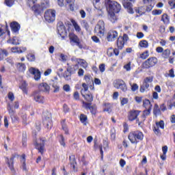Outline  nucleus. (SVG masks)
<instances>
[{
    "mask_svg": "<svg viewBox=\"0 0 175 175\" xmlns=\"http://www.w3.org/2000/svg\"><path fill=\"white\" fill-rule=\"evenodd\" d=\"M105 6L111 12L120 13L121 5L116 1L105 0Z\"/></svg>",
    "mask_w": 175,
    "mask_h": 175,
    "instance_id": "f257e3e1",
    "label": "nucleus"
},
{
    "mask_svg": "<svg viewBox=\"0 0 175 175\" xmlns=\"http://www.w3.org/2000/svg\"><path fill=\"white\" fill-rule=\"evenodd\" d=\"M144 137V135L143 133L139 131L131 132L128 136L129 139L133 144H137V143H139Z\"/></svg>",
    "mask_w": 175,
    "mask_h": 175,
    "instance_id": "f03ea898",
    "label": "nucleus"
},
{
    "mask_svg": "<svg viewBox=\"0 0 175 175\" xmlns=\"http://www.w3.org/2000/svg\"><path fill=\"white\" fill-rule=\"evenodd\" d=\"M56 13H57V12H55V10L53 9L47 10L44 12L45 21H46V23H54V21H55Z\"/></svg>",
    "mask_w": 175,
    "mask_h": 175,
    "instance_id": "7ed1b4c3",
    "label": "nucleus"
},
{
    "mask_svg": "<svg viewBox=\"0 0 175 175\" xmlns=\"http://www.w3.org/2000/svg\"><path fill=\"white\" fill-rule=\"evenodd\" d=\"M94 32L98 36H103L105 35V22L99 21L94 28Z\"/></svg>",
    "mask_w": 175,
    "mask_h": 175,
    "instance_id": "20e7f679",
    "label": "nucleus"
},
{
    "mask_svg": "<svg viewBox=\"0 0 175 175\" xmlns=\"http://www.w3.org/2000/svg\"><path fill=\"white\" fill-rule=\"evenodd\" d=\"M139 114H140V111L139 110L130 111L128 115V118L130 121H135V120H136L137 124L140 126L142 124V121L137 118Z\"/></svg>",
    "mask_w": 175,
    "mask_h": 175,
    "instance_id": "39448f33",
    "label": "nucleus"
},
{
    "mask_svg": "<svg viewBox=\"0 0 175 175\" xmlns=\"http://www.w3.org/2000/svg\"><path fill=\"white\" fill-rule=\"evenodd\" d=\"M113 87L117 88V90H121L123 92H126L128 88H126V84L125 81L122 79H117L113 82Z\"/></svg>",
    "mask_w": 175,
    "mask_h": 175,
    "instance_id": "423d86ee",
    "label": "nucleus"
},
{
    "mask_svg": "<svg viewBox=\"0 0 175 175\" xmlns=\"http://www.w3.org/2000/svg\"><path fill=\"white\" fill-rule=\"evenodd\" d=\"M157 64H158V59L157 57H150L143 64V68L150 69V68L155 66Z\"/></svg>",
    "mask_w": 175,
    "mask_h": 175,
    "instance_id": "0eeeda50",
    "label": "nucleus"
},
{
    "mask_svg": "<svg viewBox=\"0 0 175 175\" xmlns=\"http://www.w3.org/2000/svg\"><path fill=\"white\" fill-rule=\"evenodd\" d=\"M136 0H123L122 1V5L125 9H127L128 13H130V14H133V4L135 3Z\"/></svg>",
    "mask_w": 175,
    "mask_h": 175,
    "instance_id": "6e6552de",
    "label": "nucleus"
},
{
    "mask_svg": "<svg viewBox=\"0 0 175 175\" xmlns=\"http://www.w3.org/2000/svg\"><path fill=\"white\" fill-rule=\"evenodd\" d=\"M44 143H46V138H40L36 142V148L40 154L44 152Z\"/></svg>",
    "mask_w": 175,
    "mask_h": 175,
    "instance_id": "1a4fd4ad",
    "label": "nucleus"
},
{
    "mask_svg": "<svg viewBox=\"0 0 175 175\" xmlns=\"http://www.w3.org/2000/svg\"><path fill=\"white\" fill-rule=\"evenodd\" d=\"M8 110L12 122L14 124L18 122L20 118H18L17 117V115H16V111L13 109V107L9 105L8 107Z\"/></svg>",
    "mask_w": 175,
    "mask_h": 175,
    "instance_id": "9d476101",
    "label": "nucleus"
},
{
    "mask_svg": "<svg viewBox=\"0 0 175 175\" xmlns=\"http://www.w3.org/2000/svg\"><path fill=\"white\" fill-rule=\"evenodd\" d=\"M57 32L59 36L63 38V39L68 35V32H66V29L65 28V25H64V23H59L57 24Z\"/></svg>",
    "mask_w": 175,
    "mask_h": 175,
    "instance_id": "9b49d317",
    "label": "nucleus"
},
{
    "mask_svg": "<svg viewBox=\"0 0 175 175\" xmlns=\"http://www.w3.org/2000/svg\"><path fill=\"white\" fill-rule=\"evenodd\" d=\"M69 38L71 43L72 42L75 43L76 46H78L79 49L83 48V46H81V44L80 43V38H79V37L76 36V34L73 33H70L69 34Z\"/></svg>",
    "mask_w": 175,
    "mask_h": 175,
    "instance_id": "f8f14e48",
    "label": "nucleus"
},
{
    "mask_svg": "<svg viewBox=\"0 0 175 175\" xmlns=\"http://www.w3.org/2000/svg\"><path fill=\"white\" fill-rule=\"evenodd\" d=\"M43 125L45 128L51 129V127L53 126V122L51 121V113H47V116H46L43 120Z\"/></svg>",
    "mask_w": 175,
    "mask_h": 175,
    "instance_id": "ddd939ff",
    "label": "nucleus"
},
{
    "mask_svg": "<svg viewBox=\"0 0 175 175\" xmlns=\"http://www.w3.org/2000/svg\"><path fill=\"white\" fill-rule=\"evenodd\" d=\"M117 38H118V33L116 30L109 31L107 36L108 42H114Z\"/></svg>",
    "mask_w": 175,
    "mask_h": 175,
    "instance_id": "4468645a",
    "label": "nucleus"
},
{
    "mask_svg": "<svg viewBox=\"0 0 175 175\" xmlns=\"http://www.w3.org/2000/svg\"><path fill=\"white\" fill-rule=\"evenodd\" d=\"M143 3L146 5V11L151 12L155 6V0H142Z\"/></svg>",
    "mask_w": 175,
    "mask_h": 175,
    "instance_id": "2eb2a0df",
    "label": "nucleus"
},
{
    "mask_svg": "<svg viewBox=\"0 0 175 175\" xmlns=\"http://www.w3.org/2000/svg\"><path fill=\"white\" fill-rule=\"evenodd\" d=\"M29 73L31 75H33L34 79L38 81V80H40V71L39 69H37L36 68L31 67L29 69Z\"/></svg>",
    "mask_w": 175,
    "mask_h": 175,
    "instance_id": "dca6fc26",
    "label": "nucleus"
},
{
    "mask_svg": "<svg viewBox=\"0 0 175 175\" xmlns=\"http://www.w3.org/2000/svg\"><path fill=\"white\" fill-rule=\"evenodd\" d=\"M11 29L14 32V33H18V31H20V24L14 21L10 24Z\"/></svg>",
    "mask_w": 175,
    "mask_h": 175,
    "instance_id": "f3484780",
    "label": "nucleus"
},
{
    "mask_svg": "<svg viewBox=\"0 0 175 175\" xmlns=\"http://www.w3.org/2000/svg\"><path fill=\"white\" fill-rule=\"evenodd\" d=\"M33 99L38 103H44V98L42 96H40L39 93H33Z\"/></svg>",
    "mask_w": 175,
    "mask_h": 175,
    "instance_id": "a211bd4d",
    "label": "nucleus"
},
{
    "mask_svg": "<svg viewBox=\"0 0 175 175\" xmlns=\"http://www.w3.org/2000/svg\"><path fill=\"white\" fill-rule=\"evenodd\" d=\"M71 76H72V68L68 67L66 70L64 72L63 77L65 79V80H67V81H68V80H70Z\"/></svg>",
    "mask_w": 175,
    "mask_h": 175,
    "instance_id": "6ab92c4d",
    "label": "nucleus"
},
{
    "mask_svg": "<svg viewBox=\"0 0 175 175\" xmlns=\"http://www.w3.org/2000/svg\"><path fill=\"white\" fill-rule=\"evenodd\" d=\"M40 91H43L44 92H49L50 91V86L46 83H42L38 85Z\"/></svg>",
    "mask_w": 175,
    "mask_h": 175,
    "instance_id": "aec40b11",
    "label": "nucleus"
},
{
    "mask_svg": "<svg viewBox=\"0 0 175 175\" xmlns=\"http://www.w3.org/2000/svg\"><path fill=\"white\" fill-rule=\"evenodd\" d=\"M31 10L34 12L36 15H38L42 11V7L39 4H33L31 6Z\"/></svg>",
    "mask_w": 175,
    "mask_h": 175,
    "instance_id": "412c9836",
    "label": "nucleus"
},
{
    "mask_svg": "<svg viewBox=\"0 0 175 175\" xmlns=\"http://www.w3.org/2000/svg\"><path fill=\"white\" fill-rule=\"evenodd\" d=\"M81 94L83 98H85V99H86V100H88V102H92V100H93L92 94H85V93H84L83 89H82L81 90Z\"/></svg>",
    "mask_w": 175,
    "mask_h": 175,
    "instance_id": "4be33fe9",
    "label": "nucleus"
},
{
    "mask_svg": "<svg viewBox=\"0 0 175 175\" xmlns=\"http://www.w3.org/2000/svg\"><path fill=\"white\" fill-rule=\"evenodd\" d=\"M8 43H12V44L17 46V44H20V43H21V40H20V38L18 37H14L12 40H8Z\"/></svg>",
    "mask_w": 175,
    "mask_h": 175,
    "instance_id": "5701e85b",
    "label": "nucleus"
},
{
    "mask_svg": "<svg viewBox=\"0 0 175 175\" xmlns=\"http://www.w3.org/2000/svg\"><path fill=\"white\" fill-rule=\"evenodd\" d=\"M148 88H150V83L144 81L143 84L140 86L139 91L140 92H146V91L148 90Z\"/></svg>",
    "mask_w": 175,
    "mask_h": 175,
    "instance_id": "b1692460",
    "label": "nucleus"
},
{
    "mask_svg": "<svg viewBox=\"0 0 175 175\" xmlns=\"http://www.w3.org/2000/svg\"><path fill=\"white\" fill-rule=\"evenodd\" d=\"M125 42L122 41V37H119L117 40V46L119 50H122L124 49V46Z\"/></svg>",
    "mask_w": 175,
    "mask_h": 175,
    "instance_id": "393cba45",
    "label": "nucleus"
},
{
    "mask_svg": "<svg viewBox=\"0 0 175 175\" xmlns=\"http://www.w3.org/2000/svg\"><path fill=\"white\" fill-rule=\"evenodd\" d=\"M8 167L10 169L11 172L12 173H14V157H12L10 160H8Z\"/></svg>",
    "mask_w": 175,
    "mask_h": 175,
    "instance_id": "a878e982",
    "label": "nucleus"
},
{
    "mask_svg": "<svg viewBox=\"0 0 175 175\" xmlns=\"http://www.w3.org/2000/svg\"><path fill=\"white\" fill-rule=\"evenodd\" d=\"M150 114H151V109H148L144 111L143 115L141 117V118H142V120H141L142 122H144V121H146V117L150 116Z\"/></svg>",
    "mask_w": 175,
    "mask_h": 175,
    "instance_id": "bb28decb",
    "label": "nucleus"
},
{
    "mask_svg": "<svg viewBox=\"0 0 175 175\" xmlns=\"http://www.w3.org/2000/svg\"><path fill=\"white\" fill-rule=\"evenodd\" d=\"M85 106L86 109H89L92 113V114H95L96 113V108L94 106H91L90 103H85Z\"/></svg>",
    "mask_w": 175,
    "mask_h": 175,
    "instance_id": "cd10ccee",
    "label": "nucleus"
},
{
    "mask_svg": "<svg viewBox=\"0 0 175 175\" xmlns=\"http://www.w3.org/2000/svg\"><path fill=\"white\" fill-rule=\"evenodd\" d=\"M70 163L71 165V167L75 170L76 169V158L75 157V155L70 156Z\"/></svg>",
    "mask_w": 175,
    "mask_h": 175,
    "instance_id": "c85d7f7f",
    "label": "nucleus"
},
{
    "mask_svg": "<svg viewBox=\"0 0 175 175\" xmlns=\"http://www.w3.org/2000/svg\"><path fill=\"white\" fill-rule=\"evenodd\" d=\"M143 106L146 109H151V107H152V105H151V102H150V100L148 99L144 100Z\"/></svg>",
    "mask_w": 175,
    "mask_h": 175,
    "instance_id": "c756f323",
    "label": "nucleus"
},
{
    "mask_svg": "<svg viewBox=\"0 0 175 175\" xmlns=\"http://www.w3.org/2000/svg\"><path fill=\"white\" fill-rule=\"evenodd\" d=\"M161 21H163L165 24H169L170 23V18H169V15L167 14H163L161 16Z\"/></svg>",
    "mask_w": 175,
    "mask_h": 175,
    "instance_id": "7c9ffc66",
    "label": "nucleus"
},
{
    "mask_svg": "<svg viewBox=\"0 0 175 175\" xmlns=\"http://www.w3.org/2000/svg\"><path fill=\"white\" fill-rule=\"evenodd\" d=\"M51 85L54 88L53 92H58L59 91V86H58V82L57 81H51Z\"/></svg>",
    "mask_w": 175,
    "mask_h": 175,
    "instance_id": "2f4dec72",
    "label": "nucleus"
},
{
    "mask_svg": "<svg viewBox=\"0 0 175 175\" xmlns=\"http://www.w3.org/2000/svg\"><path fill=\"white\" fill-rule=\"evenodd\" d=\"M17 69L19 72H25L26 66L24 63H18L16 66Z\"/></svg>",
    "mask_w": 175,
    "mask_h": 175,
    "instance_id": "473e14b6",
    "label": "nucleus"
},
{
    "mask_svg": "<svg viewBox=\"0 0 175 175\" xmlns=\"http://www.w3.org/2000/svg\"><path fill=\"white\" fill-rule=\"evenodd\" d=\"M116 12H109V18L111 23H116L117 21V16H116Z\"/></svg>",
    "mask_w": 175,
    "mask_h": 175,
    "instance_id": "72a5a7b5",
    "label": "nucleus"
},
{
    "mask_svg": "<svg viewBox=\"0 0 175 175\" xmlns=\"http://www.w3.org/2000/svg\"><path fill=\"white\" fill-rule=\"evenodd\" d=\"M77 62H78L79 65H81L83 68H87L88 66L87 62H85L84 59H77Z\"/></svg>",
    "mask_w": 175,
    "mask_h": 175,
    "instance_id": "f704fd0d",
    "label": "nucleus"
},
{
    "mask_svg": "<svg viewBox=\"0 0 175 175\" xmlns=\"http://www.w3.org/2000/svg\"><path fill=\"white\" fill-rule=\"evenodd\" d=\"M153 113L154 116H159L161 114V109H159V107L158 106L157 104L154 105V109H153Z\"/></svg>",
    "mask_w": 175,
    "mask_h": 175,
    "instance_id": "c9c22d12",
    "label": "nucleus"
},
{
    "mask_svg": "<svg viewBox=\"0 0 175 175\" xmlns=\"http://www.w3.org/2000/svg\"><path fill=\"white\" fill-rule=\"evenodd\" d=\"M139 46L144 49H147V47H148V42H147L146 40H143L139 42Z\"/></svg>",
    "mask_w": 175,
    "mask_h": 175,
    "instance_id": "e433bc0d",
    "label": "nucleus"
},
{
    "mask_svg": "<svg viewBox=\"0 0 175 175\" xmlns=\"http://www.w3.org/2000/svg\"><path fill=\"white\" fill-rule=\"evenodd\" d=\"M71 22L73 27H75V31H77V32H80V31H81V29L80 28V26H79L77 23L75 22V20H72Z\"/></svg>",
    "mask_w": 175,
    "mask_h": 175,
    "instance_id": "4c0bfd02",
    "label": "nucleus"
},
{
    "mask_svg": "<svg viewBox=\"0 0 175 175\" xmlns=\"http://www.w3.org/2000/svg\"><path fill=\"white\" fill-rule=\"evenodd\" d=\"M27 58L28 61H30V62H35V59H36L35 55H33L32 53L27 54Z\"/></svg>",
    "mask_w": 175,
    "mask_h": 175,
    "instance_id": "58836bf2",
    "label": "nucleus"
},
{
    "mask_svg": "<svg viewBox=\"0 0 175 175\" xmlns=\"http://www.w3.org/2000/svg\"><path fill=\"white\" fill-rule=\"evenodd\" d=\"M21 90H22L23 92H24V94H27V83L25 82H23L21 85L20 86Z\"/></svg>",
    "mask_w": 175,
    "mask_h": 175,
    "instance_id": "ea45409f",
    "label": "nucleus"
},
{
    "mask_svg": "<svg viewBox=\"0 0 175 175\" xmlns=\"http://www.w3.org/2000/svg\"><path fill=\"white\" fill-rule=\"evenodd\" d=\"M170 55V50L165 49L164 51H163L162 56L163 58H169Z\"/></svg>",
    "mask_w": 175,
    "mask_h": 175,
    "instance_id": "a19ab883",
    "label": "nucleus"
},
{
    "mask_svg": "<svg viewBox=\"0 0 175 175\" xmlns=\"http://www.w3.org/2000/svg\"><path fill=\"white\" fill-rule=\"evenodd\" d=\"M81 26L86 29V31H88V29L90 28V25H88V23L87 21H81Z\"/></svg>",
    "mask_w": 175,
    "mask_h": 175,
    "instance_id": "79ce46f5",
    "label": "nucleus"
},
{
    "mask_svg": "<svg viewBox=\"0 0 175 175\" xmlns=\"http://www.w3.org/2000/svg\"><path fill=\"white\" fill-rule=\"evenodd\" d=\"M156 126L160 127L161 129H163L165 128V122L163 120H160V122H156Z\"/></svg>",
    "mask_w": 175,
    "mask_h": 175,
    "instance_id": "37998d69",
    "label": "nucleus"
},
{
    "mask_svg": "<svg viewBox=\"0 0 175 175\" xmlns=\"http://www.w3.org/2000/svg\"><path fill=\"white\" fill-rule=\"evenodd\" d=\"M147 12V10H144L143 7H139L138 8L137 10H136V12L138 13L139 14H144Z\"/></svg>",
    "mask_w": 175,
    "mask_h": 175,
    "instance_id": "c03bdc74",
    "label": "nucleus"
},
{
    "mask_svg": "<svg viewBox=\"0 0 175 175\" xmlns=\"http://www.w3.org/2000/svg\"><path fill=\"white\" fill-rule=\"evenodd\" d=\"M21 117L23 120V123L25 124V125H27V122H28V117L27 116V114L22 113Z\"/></svg>",
    "mask_w": 175,
    "mask_h": 175,
    "instance_id": "a18cd8bd",
    "label": "nucleus"
},
{
    "mask_svg": "<svg viewBox=\"0 0 175 175\" xmlns=\"http://www.w3.org/2000/svg\"><path fill=\"white\" fill-rule=\"evenodd\" d=\"M85 80L87 82L88 84H92L94 85V81L92 79H91V77L85 75Z\"/></svg>",
    "mask_w": 175,
    "mask_h": 175,
    "instance_id": "49530a36",
    "label": "nucleus"
},
{
    "mask_svg": "<svg viewBox=\"0 0 175 175\" xmlns=\"http://www.w3.org/2000/svg\"><path fill=\"white\" fill-rule=\"evenodd\" d=\"M152 14H153V16H159L162 14V11L161 10H154L152 12Z\"/></svg>",
    "mask_w": 175,
    "mask_h": 175,
    "instance_id": "de8ad7c7",
    "label": "nucleus"
},
{
    "mask_svg": "<svg viewBox=\"0 0 175 175\" xmlns=\"http://www.w3.org/2000/svg\"><path fill=\"white\" fill-rule=\"evenodd\" d=\"M148 55V51H146L140 55V58H142V59H146Z\"/></svg>",
    "mask_w": 175,
    "mask_h": 175,
    "instance_id": "09e8293b",
    "label": "nucleus"
},
{
    "mask_svg": "<svg viewBox=\"0 0 175 175\" xmlns=\"http://www.w3.org/2000/svg\"><path fill=\"white\" fill-rule=\"evenodd\" d=\"M59 143L63 147H65L66 146V144H65V138L63 135H60Z\"/></svg>",
    "mask_w": 175,
    "mask_h": 175,
    "instance_id": "8fccbe9b",
    "label": "nucleus"
},
{
    "mask_svg": "<svg viewBox=\"0 0 175 175\" xmlns=\"http://www.w3.org/2000/svg\"><path fill=\"white\" fill-rule=\"evenodd\" d=\"M22 142H23V146L25 147V146H27V134L26 133L23 134Z\"/></svg>",
    "mask_w": 175,
    "mask_h": 175,
    "instance_id": "3c124183",
    "label": "nucleus"
},
{
    "mask_svg": "<svg viewBox=\"0 0 175 175\" xmlns=\"http://www.w3.org/2000/svg\"><path fill=\"white\" fill-rule=\"evenodd\" d=\"M80 120L83 124H85V122H87V116L84 114H81Z\"/></svg>",
    "mask_w": 175,
    "mask_h": 175,
    "instance_id": "603ef678",
    "label": "nucleus"
},
{
    "mask_svg": "<svg viewBox=\"0 0 175 175\" xmlns=\"http://www.w3.org/2000/svg\"><path fill=\"white\" fill-rule=\"evenodd\" d=\"M104 111H107L109 114L111 113V107L109 105H106L104 108Z\"/></svg>",
    "mask_w": 175,
    "mask_h": 175,
    "instance_id": "864d4df0",
    "label": "nucleus"
},
{
    "mask_svg": "<svg viewBox=\"0 0 175 175\" xmlns=\"http://www.w3.org/2000/svg\"><path fill=\"white\" fill-rule=\"evenodd\" d=\"M5 3L7 6H12L13 3H14V0H5Z\"/></svg>",
    "mask_w": 175,
    "mask_h": 175,
    "instance_id": "5fc2aeb1",
    "label": "nucleus"
},
{
    "mask_svg": "<svg viewBox=\"0 0 175 175\" xmlns=\"http://www.w3.org/2000/svg\"><path fill=\"white\" fill-rule=\"evenodd\" d=\"M153 81V78L152 77H146L144 82L148 83V84H151V82Z\"/></svg>",
    "mask_w": 175,
    "mask_h": 175,
    "instance_id": "6e6d98bb",
    "label": "nucleus"
},
{
    "mask_svg": "<svg viewBox=\"0 0 175 175\" xmlns=\"http://www.w3.org/2000/svg\"><path fill=\"white\" fill-rule=\"evenodd\" d=\"M36 0H27V4L31 8L33 5H35Z\"/></svg>",
    "mask_w": 175,
    "mask_h": 175,
    "instance_id": "4d7b16f0",
    "label": "nucleus"
},
{
    "mask_svg": "<svg viewBox=\"0 0 175 175\" xmlns=\"http://www.w3.org/2000/svg\"><path fill=\"white\" fill-rule=\"evenodd\" d=\"M168 3L171 6V9H175V0H169Z\"/></svg>",
    "mask_w": 175,
    "mask_h": 175,
    "instance_id": "13d9d810",
    "label": "nucleus"
},
{
    "mask_svg": "<svg viewBox=\"0 0 175 175\" xmlns=\"http://www.w3.org/2000/svg\"><path fill=\"white\" fill-rule=\"evenodd\" d=\"M131 62L127 63L126 65L124 66V69H125L127 72H129L131 70Z\"/></svg>",
    "mask_w": 175,
    "mask_h": 175,
    "instance_id": "bf43d9fd",
    "label": "nucleus"
},
{
    "mask_svg": "<svg viewBox=\"0 0 175 175\" xmlns=\"http://www.w3.org/2000/svg\"><path fill=\"white\" fill-rule=\"evenodd\" d=\"M153 131L155 135H161V130H159V127H158L157 126L154 127Z\"/></svg>",
    "mask_w": 175,
    "mask_h": 175,
    "instance_id": "052dcab7",
    "label": "nucleus"
},
{
    "mask_svg": "<svg viewBox=\"0 0 175 175\" xmlns=\"http://www.w3.org/2000/svg\"><path fill=\"white\" fill-rule=\"evenodd\" d=\"M131 90L133 92L137 91V90H139V85H137V84L136 83H133V85H131Z\"/></svg>",
    "mask_w": 175,
    "mask_h": 175,
    "instance_id": "680f3d73",
    "label": "nucleus"
},
{
    "mask_svg": "<svg viewBox=\"0 0 175 175\" xmlns=\"http://www.w3.org/2000/svg\"><path fill=\"white\" fill-rule=\"evenodd\" d=\"M92 40H93V42H94V43H100V40H99V38L96 36H92Z\"/></svg>",
    "mask_w": 175,
    "mask_h": 175,
    "instance_id": "e2e57ef3",
    "label": "nucleus"
},
{
    "mask_svg": "<svg viewBox=\"0 0 175 175\" xmlns=\"http://www.w3.org/2000/svg\"><path fill=\"white\" fill-rule=\"evenodd\" d=\"M73 97L75 100H79L80 99V94H79V92H75L73 94Z\"/></svg>",
    "mask_w": 175,
    "mask_h": 175,
    "instance_id": "0e129e2a",
    "label": "nucleus"
},
{
    "mask_svg": "<svg viewBox=\"0 0 175 175\" xmlns=\"http://www.w3.org/2000/svg\"><path fill=\"white\" fill-rule=\"evenodd\" d=\"M60 60L63 61V62H65V61H66V59H68V56L64 54H61L60 55Z\"/></svg>",
    "mask_w": 175,
    "mask_h": 175,
    "instance_id": "69168bd1",
    "label": "nucleus"
},
{
    "mask_svg": "<svg viewBox=\"0 0 175 175\" xmlns=\"http://www.w3.org/2000/svg\"><path fill=\"white\" fill-rule=\"evenodd\" d=\"M113 48L109 49L107 51V54L109 57H111L113 55Z\"/></svg>",
    "mask_w": 175,
    "mask_h": 175,
    "instance_id": "338daca9",
    "label": "nucleus"
},
{
    "mask_svg": "<svg viewBox=\"0 0 175 175\" xmlns=\"http://www.w3.org/2000/svg\"><path fill=\"white\" fill-rule=\"evenodd\" d=\"M8 98L10 99V100L13 102L14 100V94H13V93L12 92H10L8 94Z\"/></svg>",
    "mask_w": 175,
    "mask_h": 175,
    "instance_id": "774afa93",
    "label": "nucleus"
}]
</instances>
